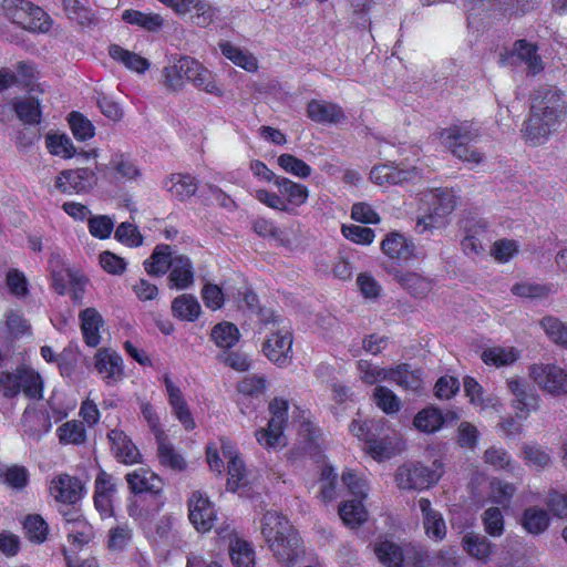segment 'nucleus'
Returning a JSON list of instances; mask_svg holds the SVG:
<instances>
[{"label":"nucleus","instance_id":"nucleus-1","mask_svg":"<svg viewBox=\"0 0 567 567\" xmlns=\"http://www.w3.org/2000/svg\"><path fill=\"white\" fill-rule=\"evenodd\" d=\"M567 113V96L554 85H539L530 94L529 116L525 137L534 145L543 143L563 122Z\"/></svg>","mask_w":567,"mask_h":567},{"label":"nucleus","instance_id":"nucleus-2","mask_svg":"<svg viewBox=\"0 0 567 567\" xmlns=\"http://www.w3.org/2000/svg\"><path fill=\"white\" fill-rule=\"evenodd\" d=\"M261 534L276 559L286 567H293L305 553L298 532L277 512L264 515Z\"/></svg>","mask_w":567,"mask_h":567},{"label":"nucleus","instance_id":"nucleus-3","mask_svg":"<svg viewBox=\"0 0 567 567\" xmlns=\"http://www.w3.org/2000/svg\"><path fill=\"white\" fill-rule=\"evenodd\" d=\"M163 76L165 87L173 92L182 90L187 81L207 93L221 95V91L214 82L212 73L190 56H181L173 64L165 66Z\"/></svg>","mask_w":567,"mask_h":567},{"label":"nucleus","instance_id":"nucleus-4","mask_svg":"<svg viewBox=\"0 0 567 567\" xmlns=\"http://www.w3.org/2000/svg\"><path fill=\"white\" fill-rule=\"evenodd\" d=\"M478 136L480 130L473 122H462L441 132L443 143L451 148L453 155L464 162L476 164L482 162L483 155L468 144Z\"/></svg>","mask_w":567,"mask_h":567},{"label":"nucleus","instance_id":"nucleus-5","mask_svg":"<svg viewBox=\"0 0 567 567\" xmlns=\"http://www.w3.org/2000/svg\"><path fill=\"white\" fill-rule=\"evenodd\" d=\"M443 475V464L435 460L426 466L420 462L401 465L395 473V482L401 489H426L439 482Z\"/></svg>","mask_w":567,"mask_h":567},{"label":"nucleus","instance_id":"nucleus-6","mask_svg":"<svg viewBox=\"0 0 567 567\" xmlns=\"http://www.w3.org/2000/svg\"><path fill=\"white\" fill-rule=\"evenodd\" d=\"M426 214L417 218V226L423 229L434 226L437 219L450 215L455 208V196L447 188H434L425 196Z\"/></svg>","mask_w":567,"mask_h":567},{"label":"nucleus","instance_id":"nucleus-7","mask_svg":"<svg viewBox=\"0 0 567 567\" xmlns=\"http://www.w3.org/2000/svg\"><path fill=\"white\" fill-rule=\"evenodd\" d=\"M269 412L271 417L268 422V427L258 430L256 432V439L260 444L272 447L278 443L284 431V425L288 420V401L275 398L269 403Z\"/></svg>","mask_w":567,"mask_h":567},{"label":"nucleus","instance_id":"nucleus-8","mask_svg":"<svg viewBox=\"0 0 567 567\" xmlns=\"http://www.w3.org/2000/svg\"><path fill=\"white\" fill-rule=\"evenodd\" d=\"M51 496L65 505H76L86 494L85 484L76 476L60 474L50 482Z\"/></svg>","mask_w":567,"mask_h":567},{"label":"nucleus","instance_id":"nucleus-9","mask_svg":"<svg viewBox=\"0 0 567 567\" xmlns=\"http://www.w3.org/2000/svg\"><path fill=\"white\" fill-rule=\"evenodd\" d=\"M0 386L7 398H12L22 390L28 398L35 399V372L31 367L21 365L16 372L2 374Z\"/></svg>","mask_w":567,"mask_h":567},{"label":"nucleus","instance_id":"nucleus-10","mask_svg":"<svg viewBox=\"0 0 567 567\" xmlns=\"http://www.w3.org/2000/svg\"><path fill=\"white\" fill-rule=\"evenodd\" d=\"M96 183L95 172L87 167L62 171L55 178V187L63 193H89Z\"/></svg>","mask_w":567,"mask_h":567},{"label":"nucleus","instance_id":"nucleus-11","mask_svg":"<svg viewBox=\"0 0 567 567\" xmlns=\"http://www.w3.org/2000/svg\"><path fill=\"white\" fill-rule=\"evenodd\" d=\"M292 336L291 332L284 328L272 332L264 342L262 352L274 363L279 367L287 365L292 358Z\"/></svg>","mask_w":567,"mask_h":567},{"label":"nucleus","instance_id":"nucleus-12","mask_svg":"<svg viewBox=\"0 0 567 567\" xmlns=\"http://www.w3.org/2000/svg\"><path fill=\"white\" fill-rule=\"evenodd\" d=\"M530 377L535 383L551 394L567 393V373L554 364L534 365Z\"/></svg>","mask_w":567,"mask_h":567},{"label":"nucleus","instance_id":"nucleus-13","mask_svg":"<svg viewBox=\"0 0 567 567\" xmlns=\"http://www.w3.org/2000/svg\"><path fill=\"white\" fill-rule=\"evenodd\" d=\"M189 520L198 532H208L216 518L212 502L199 492L188 499Z\"/></svg>","mask_w":567,"mask_h":567},{"label":"nucleus","instance_id":"nucleus-14","mask_svg":"<svg viewBox=\"0 0 567 567\" xmlns=\"http://www.w3.org/2000/svg\"><path fill=\"white\" fill-rule=\"evenodd\" d=\"M4 16L24 31L35 32L34 4L28 0H3Z\"/></svg>","mask_w":567,"mask_h":567},{"label":"nucleus","instance_id":"nucleus-15","mask_svg":"<svg viewBox=\"0 0 567 567\" xmlns=\"http://www.w3.org/2000/svg\"><path fill=\"white\" fill-rule=\"evenodd\" d=\"M94 365L107 384L122 380L124 375L123 360L114 350L107 348L99 349L95 354Z\"/></svg>","mask_w":567,"mask_h":567},{"label":"nucleus","instance_id":"nucleus-16","mask_svg":"<svg viewBox=\"0 0 567 567\" xmlns=\"http://www.w3.org/2000/svg\"><path fill=\"white\" fill-rule=\"evenodd\" d=\"M114 456L124 464L137 463L141 458L138 449L132 440L121 430H111L107 433Z\"/></svg>","mask_w":567,"mask_h":567},{"label":"nucleus","instance_id":"nucleus-17","mask_svg":"<svg viewBox=\"0 0 567 567\" xmlns=\"http://www.w3.org/2000/svg\"><path fill=\"white\" fill-rule=\"evenodd\" d=\"M506 384L515 396L513 408L516 411L528 414L532 410L537 409L538 396L535 394L529 383L522 379H508Z\"/></svg>","mask_w":567,"mask_h":567},{"label":"nucleus","instance_id":"nucleus-18","mask_svg":"<svg viewBox=\"0 0 567 567\" xmlns=\"http://www.w3.org/2000/svg\"><path fill=\"white\" fill-rule=\"evenodd\" d=\"M419 507L423 515V527L429 538L440 542L446 536V524L442 514L432 508L431 502L427 498L419 501Z\"/></svg>","mask_w":567,"mask_h":567},{"label":"nucleus","instance_id":"nucleus-19","mask_svg":"<svg viewBox=\"0 0 567 567\" xmlns=\"http://www.w3.org/2000/svg\"><path fill=\"white\" fill-rule=\"evenodd\" d=\"M308 117L319 124H337L346 120L343 110L330 102L311 100L307 105Z\"/></svg>","mask_w":567,"mask_h":567},{"label":"nucleus","instance_id":"nucleus-20","mask_svg":"<svg viewBox=\"0 0 567 567\" xmlns=\"http://www.w3.org/2000/svg\"><path fill=\"white\" fill-rule=\"evenodd\" d=\"M130 489L134 494H150L152 498L157 501L162 491V481L155 474L147 476L144 470L135 471L126 475Z\"/></svg>","mask_w":567,"mask_h":567},{"label":"nucleus","instance_id":"nucleus-21","mask_svg":"<svg viewBox=\"0 0 567 567\" xmlns=\"http://www.w3.org/2000/svg\"><path fill=\"white\" fill-rule=\"evenodd\" d=\"M169 269L171 288L187 289L194 284L193 265L187 256L176 255Z\"/></svg>","mask_w":567,"mask_h":567},{"label":"nucleus","instance_id":"nucleus-22","mask_svg":"<svg viewBox=\"0 0 567 567\" xmlns=\"http://www.w3.org/2000/svg\"><path fill=\"white\" fill-rule=\"evenodd\" d=\"M45 144L49 152L53 155L64 158H70L76 155V148L74 147L71 138L65 134H48L45 136ZM78 155L87 159L91 156L96 157L97 154L96 151L93 150L91 152L81 151Z\"/></svg>","mask_w":567,"mask_h":567},{"label":"nucleus","instance_id":"nucleus-23","mask_svg":"<svg viewBox=\"0 0 567 567\" xmlns=\"http://www.w3.org/2000/svg\"><path fill=\"white\" fill-rule=\"evenodd\" d=\"M389 381L394 382L404 390L413 392L419 391L423 385L421 370H412L411 365L408 363H401L391 368Z\"/></svg>","mask_w":567,"mask_h":567},{"label":"nucleus","instance_id":"nucleus-24","mask_svg":"<svg viewBox=\"0 0 567 567\" xmlns=\"http://www.w3.org/2000/svg\"><path fill=\"white\" fill-rule=\"evenodd\" d=\"M174 257L169 245H157L144 261V268L151 276H163L169 270Z\"/></svg>","mask_w":567,"mask_h":567},{"label":"nucleus","instance_id":"nucleus-25","mask_svg":"<svg viewBox=\"0 0 567 567\" xmlns=\"http://www.w3.org/2000/svg\"><path fill=\"white\" fill-rule=\"evenodd\" d=\"M81 330L85 343L96 347L100 343V328L103 324L102 316L94 308H86L80 312Z\"/></svg>","mask_w":567,"mask_h":567},{"label":"nucleus","instance_id":"nucleus-26","mask_svg":"<svg viewBox=\"0 0 567 567\" xmlns=\"http://www.w3.org/2000/svg\"><path fill=\"white\" fill-rule=\"evenodd\" d=\"M382 251L392 259L408 260L413 255L414 246L399 233H390L381 243Z\"/></svg>","mask_w":567,"mask_h":567},{"label":"nucleus","instance_id":"nucleus-27","mask_svg":"<svg viewBox=\"0 0 567 567\" xmlns=\"http://www.w3.org/2000/svg\"><path fill=\"white\" fill-rule=\"evenodd\" d=\"M164 187L173 197L184 202L195 195L198 185L196 178L189 174H173Z\"/></svg>","mask_w":567,"mask_h":567},{"label":"nucleus","instance_id":"nucleus-28","mask_svg":"<svg viewBox=\"0 0 567 567\" xmlns=\"http://www.w3.org/2000/svg\"><path fill=\"white\" fill-rule=\"evenodd\" d=\"M550 518L547 511L537 506L527 507L520 518L524 529L535 536L543 534L548 528Z\"/></svg>","mask_w":567,"mask_h":567},{"label":"nucleus","instance_id":"nucleus-29","mask_svg":"<svg viewBox=\"0 0 567 567\" xmlns=\"http://www.w3.org/2000/svg\"><path fill=\"white\" fill-rule=\"evenodd\" d=\"M109 54L113 60L123 63L128 70L141 74L145 73L151 65L147 59L125 50L118 44H111L109 47Z\"/></svg>","mask_w":567,"mask_h":567},{"label":"nucleus","instance_id":"nucleus-30","mask_svg":"<svg viewBox=\"0 0 567 567\" xmlns=\"http://www.w3.org/2000/svg\"><path fill=\"white\" fill-rule=\"evenodd\" d=\"M172 313L181 320L193 322L200 315V305L195 296L184 293L173 300Z\"/></svg>","mask_w":567,"mask_h":567},{"label":"nucleus","instance_id":"nucleus-31","mask_svg":"<svg viewBox=\"0 0 567 567\" xmlns=\"http://www.w3.org/2000/svg\"><path fill=\"white\" fill-rule=\"evenodd\" d=\"M156 441L158 443L157 455L161 464L174 471H183L186 467V462L183 456L174 450L173 445L166 441L163 431L156 433Z\"/></svg>","mask_w":567,"mask_h":567},{"label":"nucleus","instance_id":"nucleus-32","mask_svg":"<svg viewBox=\"0 0 567 567\" xmlns=\"http://www.w3.org/2000/svg\"><path fill=\"white\" fill-rule=\"evenodd\" d=\"M464 550L471 556L480 560H486L492 553V543L481 534L467 533L462 538Z\"/></svg>","mask_w":567,"mask_h":567},{"label":"nucleus","instance_id":"nucleus-33","mask_svg":"<svg viewBox=\"0 0 567 567\" xmlns=\"http://www.w3.org/2000/svg\"><path fill=\"white\" fill-rule=\"evenodd\" d=\"M210 338L218 348L229 350L239 341L240 332L234 323L223 321L214 326Z\"/></svg>","mask_w":567,"mask_h":567},{"label":"nucleus","instance_id":"nucleus-34","mask_svg":"<svg viewBox=\"0 0 567 567\" xmlns=\"http://www.w3.org/2000/svg\"><path fill=\"white\" fill-rule=\"evenodd\" d=\"M275 185L279 188L280 194L287 197V202L295 206L305 204L309 196L305 185L295 183L287 177H276Z\"/></svg>","mask_w":567,"mask_h":567},{"label":"nucleus","instance_id":"nucleus-35","mask_svg":"<svg viewBox=\"0 0 567 567\" xmlns=\"http://www.w3.org/2000/svg\"><path fill=\"white\" fill-rule=\"evenodd\" d=\"M513 51L520 61L527 64L528 70L533 74H537L543 71L544 65L540 56L537 54V47L535 44L529 43L524 39L517 40L514 43Z\"/></svg>","mask_w":567,"mask_h":567},{"label":"nucleus","instance_id":"nucleus-36","mask_svg":"<svg viewBox=\"0 0 567 567\" xmlns=\"http://www.w3.org/2000/svg\"><path fill=\"white\" fill-rule=\"evenodd\" d=\"M219 48L221 53L234 64L243 68L248 72H254L257 70L258 62L251 53L243 51L230 42H221L219 43Z\"/></svg>","mask_w":567,"mask_h":567},{"label":"nucleus","instance_id":"nucleus-37","mask_svg":"<svg viewBox=\"0 0 567 567\" xmlns=\"http://www.w3.org/2000/svg\"><path fill=\"white\" fill-rule=\"evenodd\" d=\"M414 426L426 433L439 431L445 423V419L437 408L430 406L420 411L414 417Z\"/></svg>","mask_w":567,"mask_h":567},{"label":"nucleus","instance_id":"nucleus-38","mask_svg":"<svg viewBox=\"0 0 567 567\" xmlns=\"http://www.w3.org/2000/svg\"><path fill=\"white\" fill-rule=\"evenodd\" d=\"M394 279L415 297H423L431 290V282L415 272L396 270Z\"/></svg>","mask_w":567,"mask_h":567},{"label":"nucleus","instance_id":"nucleus-39","mask_svg":"<svg viewBox=\"0 0 567 567\" xmlns=\"http://www.w3.org/2000/svg\"><path fill=\"white\" fill-rule=\"evenodd\" d=\"M122 19L126 23L138 25L151 32L159 30L164 22L157 13H144L137 10H125Z\"/></svg>","mask_w":567,"mask_h":567},{"label":"nucleus","instance_id":"nucleus-40","mask_svg":"<svg viewBox=\"0 0 567 567\" xmlns=\"http://www.w3.org/2000/svg\"><path fill=\"white\" fill-rule=\"evenodd\" d=\"M58 436L61 444L81 445L86 441V432L83 422L72 420L63 423L58 429Z\"/></svg>","mask_w":567,"mask_h":567},{"label":"nucleus","instance_id":"nucleus-41","mask_svg":"<svg viewBox=\"0 0 567 567\" xmlns=\"http://www.w3.org/2000/svg\"><path fill=\"white\" fill-rule=\"evenodd\" d=\"M339 515L351 527H357L367 520V511L361 498L347 501L339 507Z\"/></svg>","mask_w":567,"mask_h":567},{"label":"nucleus","instance_id":"nucleus-42","mask_svg":"<svg viewBox=\"0 0 567 567\" xmlns=\"http://www.w3.org/2000/svg\"><path fill=\"white\" fill-rule=\"evenodd\" d=\"M49 270L52 278V287L59 295H63L66 291V278L68 271L63 262V259L58 251H52L49 259Z\"/></svg>","mask_w":567,"mask_h":567},{"label":"nucleus","instance_id":"nucleus-43","mask_svg":"<svg viewBox=\"0 0 567 567\" xmlns=\"http://www.w3.org/2000/svg\"><path fill=\"white\" fill-rule=\"evenodd\" d=\"M0 482L12 488L22 489L29 482V473L23 466H8L0 462Z\"/></svg>","mask_w":567,"mask_h":567},{"label":"nucleus","instance_id":"nucleus-44","mask_svg":"<svg viewBox=\"0 0 567 567\" xmlns=\"http://www.w3.org/2000/svg\"><path fill=\"white\" fill-rule=\"evenodd\" d=\"M229 555L236 567H252L255 553L251 546L243 539H236L230 544Z\"/></svg>","mask_w":567,"mask_h":567},{"label":"nucleus","instance_id":"nucleus-45","mask_svg":"<svg viewBox=\"0 0 567 567\" xmlns=\"http://www.w3.org/2000/svg\"><path fill=\"white\" fill-rule=\"evenodd\" d=\"M68 122L78 141H86L94 136L95 127L83 114L73 111L69 114Z\"/></svg>","mask_w":567,"mask_h":567},{"label":"nucleus","instance_id":"nucleus-46","mask_svg":"<svg viewBox=\"0 0 567 567\" xmlns=\"http://www.w3.org/2000/svg\"><path fill=\"white\" fill-rule=\"evenodd\" d=\"M375 404L386 414L395 413L401 408L400 399L386 386L378 385L373 391Z\"/></svg>","mask_w":567,"mask_h":567},{"label":"nucleus","instance_id":"nucleus-47","mask_svg":"<svg viewBox=\"0 0 567 567\" xmlns=\"http://www.w3.org/2000/svg\"><path fill=\"white\" fill-rule=\"evenodd\" d=\"M94 537V528L86 519L78 522L74 526L68 528V539L78 548L87 545Z\"/></svg>","mask_w":567,"mask_h":567},{"label":"nucleus","instance_id":"nucleus-48","mask_svg":"<svg viewBox=\"0 0 567 567\" xmlns=\"http://www.w3.org/2000/svg\"><path fill=\"white\" fill-rule=\"evenodd\" d=\"M62 4L69 19L81 25H90L93 22V12L79 0H62Z\"/></svg>","mask_w":567,"mask_h":567},{"label":"nucleus","instance_id":"nucleus-49","mask_svg":"<svg viewBox=\"0 0 567 567\" xmlns=\"http://www.w3.org/2000/svg\"><path fill=\"white\" fill-rule=\"evenodd\" d=\"M277 163L285 172L299 178H307L311 175V167L306 162L291 154H281Z\"/></svg>","mask_w":567,"mask_h":567},{"label":"nucleus","instance_id":"nucleus-50","mask_svg":"<svg viewBox=\"0 0 567 567\" xmlns=\"http://www.w3.org/2000/svg\"><path fill=\"white\" fill-rule=\"evenodd\" d=\"M482 520L485 532L493 537H498L504 532V516L498 507H489L484 511Z\"/></svg>","mask_w":567,"mask_h":567},{"label":"nucleus","instance_id":"nucleus-51","mask_svg":"<svg viewBox=\"0 0 567 567\" xmlns=\"http://www.w3.org/2000/svg\"><path fill=\"white\" fill-rule=\"evenodd\" d=\"M358 370L361 372V379L367 384H374L378 381H384L390 379V369L374 367L367 360L358 361Z\"/></svg>","mask_w":567,"mask_h":567},{"label":"nucleus","instance_id":"nucleus-52","mask_svg":"<svg viewBox=\"0 0 567 567\" xmlns=\"http://www.w3.org/2000/svg\"><path fill=\"white\" fill-rule=\"evenodd\" d=\"M429 557L427 550L421 545L403 543V567H405V564L413 567H424Z\"/></svg>","mask_w":567,"mask_h":567},{"label":"nucleus","instance_id":"nucleus-53","mask_svg":"<svg viewBox=\"0 0 567 567\" xmlns=\"http://www.w3.org/2000/svg\"><path fill=\"white\" fill-rule=\"evenodd\" d=\"M511 291L513 295L525 298V299H540L547 297L549 293V288L545 285L534 284V282H517L515 284Z\"/></svg>","mask_w":567,"mask_h":567},{"label":"nucleus","instance_id":"nucleus-54","mask_svg":"<svg viewBox=\"0 0 567 567\" xmlns=\"http://www.w3.org/2000/svg\"><path fill=\"white\" fill-rule=\"evenodd\" d=\"M12 107L24 124L35 123V99L33 96L24 99H12Z\"/></svg>","mask_w":567,"mask_h":567},{"label":"nucleus","instance_id":"nucleus-55","mask_svg":"<svg viewBox=\"0 0 567 567\" xmlns=\"http://www.w3.org/2000/svg\"><path fill=\"white\" fill-rule=\"evenodd\" d=\"M114 236L118 241L130 247H138L143 244V236L138 228L130 223H121L117 226Z\"/></svg>","mask_w":567,"mask_h":567},{"label":"nucleus","instance_id":"nucleus-56","mask_svg":"<svg viewBox=\"0 0 567 567\" xmlns=\"http://www.w3.org/2000/svg\"><path fill=\"white\" fill-rule=\"evenodd\" d=\"M481 358L484 363L495 367L508 365L516 360L512 351H506L497 347L484 350Z\"/></svg>","mask_w":567,"mask_h":567},{"label":"nucleus","instance_id":"nucleus-57","mask_svg":"<svg viewBox=\"0 0 567 567\" xmlns=\"http://www.w3.org/2000/svg\"><path fill=\"white\" fill-rule=\"evenodd\" d=\"M217 359L227 367L239 372H245L250 368V360L248 359V355L240 351L225 350L218 354Z\"/></svg>","mask_w":567,"mask_h":567},{"label":"nucleus","instance_id":"nucleus-58","mask_svg":"<svg viewBox=\"0 0 567 567\" xmlns=\"http://www.w3.org/2000/svg\"><path fill=\"white\" fill-rule=\"evenodd\" d=\"M342 235L353 243L369 245L373 241L374 231L371 228L360 225H343Z\"/></svg>","mask_w":567,"mask_h":567},{"label":"nucleus","instance_id":"nucleus-59","mask_svg":"<svg viewBox=\"0 0 567 567\" xmlns=\"http://www.w3.org/2000/svg\"><path fill=\"white\" fill-rule=\"evenodd\" d=\"M545 504L554 516L560 519L567 518V494L549 491Z\"/></svg>","mask_w":567,"mask_h":567},{"label":"nucleus","instance_id":"nucleus-60","mask_svg":"<svg viewBox=\"0 0 567 567\" xmlns=\"http://www.w3.org/2000/svg\"><path fill=\"white\" fill-rule=\"evenodd\" d=\"M113 227V220L106 215L93 216L89 219L91 235L100 239L109 238Z\"/></svg>","mask_w":567,"mask_h":567},{"label":"nucleus","instance_id":"nucleus-61","mask_svg":"<svg viewBox=\"0 0 567 567\" xmlns=\"http://www.w3.org/2000/svg\"><path fill=\"white\" fill-rule=\"evenodd\" d=\"M6 284L11 295L20 298L28 293V281L23 272L10 269L6 277Z\"/></svg>","mask_w":567,"mask_h":567},{"label":"nucleus","instance_id":"nucleus-62","mask_svg":"<svg viewBox=\"0 0 567 567\" xmlns=\"http://www.w3.org/2000/svg\"><path fill=\"white\" fill-rule=\"evenodd\" d=\"M66 275V286H70L72 300L76 305H82L87 279L83 275L74 271H68Z\"/></svg>","mask_w":567,"mask_h":567},{"label":"nucleus","instance_id":"nucleus-63","mask_svg":"<svg viewBox=\"0 0 567 567\" xmlns=\"http://www.w3.org/2000/svg\"><path fill=\"white\" fill-rule=\"evenodd\" d=\"M228 475L227 480V489L231 492H236L240 485V482L245 478L246 467L244 462L238 458H231L228 462Z\"/></svg>","mask_w":567,"mask_h":567},{"label":"nucleus","instance_id":"nucleus-64","mask_svg":"<svg viewBox=\"0 0 567 567\" xmlns=\"http://www.w3.org/2000/svg\"><path fill=\"white\" fill-rule=\"evenodd\" d=\"M435 395L439 399H451L460 389V381L457 378L451 375L441 377L435 383Z\"/></svg>","mask_w":567,"mask_h":567}]
</instances>
